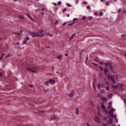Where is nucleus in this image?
Segmentation results:
<instances>
[{"label": "nucleus", "mask_w": 126, "mask_h": 126, "mask_svg": "<svg viewBox=\"0 0 126 126\" xmlns=\"http://www.w3.org/2000/svg\"><path fill=\"white\" fill-rule=\"evenodd\" d=\"M55 80L53 79H50L48 80L45 81L44 83V84L46 86H49V84L51 85L54 84L55 83Z\"/></svg>", "instance_id": "nucleus-1"}, {"label": "nucleus", "mask_w": 126, "mask_h": 126, "mask_svg": "<svg viewBox=\"0 0 126 126\" xmlns=\"http://www.w3.org/2000/svg\"><path fill=\"white\" fill-rule=\"evenodd\" d=\"M43 32V31H42L40 32L37 33H32V36L33 37L37 36L41 38L45 35L44 34L42 33Z\"/></svg>", "instance_id": "nucleus-2"}, {"label": "nucleus", "mask_w": 126, "mask_h": 126, "mask_svg": "<svg viewBox=\"0 0 126 126\" xmlns=\"http://www.w3.org/2000/svg\"><path fill=\"white\" fill-rule=\"evenodd\" d=\"M108 77L109 79L114 84L115 83L116 81L114 78H113L112 76H110L109 74L108 76Z\"/></svg>", "instance_id": "nucleus-3"}, {"label": "nucleus", "mask_w": 126, "mask_h": 126, "mask_svg": "<svg viewBox=\"0 0 126 126\" xmlns=\"http://www.w3.org/2000/svg\"><path fill=\"white\" fill-rule=\"evenodd\" d=\"M94 120L96 122L99 123L100 122V119L97 116L95 115L94 117Z\"/></svg>", "instance_id": "nucleus-4"}, {"label": "nucleus", "mask_w": 126, "mask_h": 126, "mask_svg": "<svg viewBox=\"0 0 126 126\" xmlns=\"http://www.w3.org/2000/svg\"><path fill=\"white\" fill-rule=\"evenodd\" d=\"M114 110V109L112 108L108 112V114L110 116H112L113 113V111Z\"/></svg>", "instance_id": "nucleus-5"}, {"label": "nucleus", "mask_w": 126, "mask_h": 126, "mask_svg": "<svg viewBox=\"0 0 126 126\" xmlns=\"http://www.w3.org/2000/svg\"><path fill=\"white\" fill-rule=\"evenodd\" d=\"M30 39V38L29 37H28L24 41H23V44H26L28 42V40Z\"/></svg>", "instance_id": "nucleus-6"}, {"label": "nucleus", "mask_w": 126, "mask_h": 126, "mask_svg": "<svg viewBox=\"0 0 126 126\" xmlns=\"http://www.w3.org/2000/svg\"><path fill=\"white\" fill-rule=\"evenodd\" d=\"M63 56L62 55L59 56L58 57L57 59L60 61H61L62 60Z\"/></svg>", "instance_id": "nucleus-7"}, {"label": "nucleus", "mask_w": 126, "mask_h": 126, "mask_svg": "<svg viewBox=\"0 0 126 126\" xmlns=\"http://www.w3.org/2000/svg\"><path fill=\"white\" fill-rule=\"evenodd\" d=\"M97 108L98 109V115L99 116L101 117V115L100 114V110L99 109V108L98 107H97Z\"/></svg>", "instance_id": "nucleus-8"}, {"label": "nucleus", "mask_w": 126, "mask_h": 126, "mask_svg": "<svg viewBox=\"0 0 126 126\" xmlns=\"http://www.w3.org/2000/svg\"><path fill=\"white\" fill-rule=\"evenodd\" d=\"M79 109L78 108H77L76 109V114L77 115H79Z\"/></svg>", "instance_id": "nucleus-9"}, {"label": "nucleus", "mask_w": 126, "mask_h": 126, "mask_svg": "<svg viewBox=\"0 0 126 126\" xmlns=\"http://www.w3.org/2000/svg\"><path fill=\"white\" fill-rule=\"evenodd\" d=\"M113 94L111 93H110L108 95V97L109 99L111 98L113 96Z\"/></svg>", "instance_id": "nucleus-10"}, {"label": "nucleus", "mask_w": 126, "mask_h": 126, "mask_svg": "<svg viewBox=\"0 0 126 126\" xmlns=\"http://www.w3.org/2000/svg\"><path fill=\"white\" fill-rule=\"evenodd\" d=\"M19 17L21 19H24L25 18V17L23 15H19Z\"/></svg>", "instance_id": "nucleus-11"}, {"label": "nucleus", "mask_w": 126, "mask_h": 126, "mask_svg": "<svg viewBox=\"0 0 126 126\" xmlns=\"http://www.w3.org/2000/svg\"><path fill=\"white\" fill-rule=\"evenodd\" d=\"M104 71L105 73H107L108 71V68L106 67H104Z\"/></svg>", "instance_id": "nucleus-12"}, {"label": "nucleus", "mask_w": 126, "mask_h": 126, "mask_svg": "<svg viewBox=\"0 0 126 126\" xmlns=\"http://www.w3.org/2000/svg\"><path fill=\"white\" fill-rule=\"evenodd\" d=\"M112 88L114 89H116L118 87V86H115L114 85H112Z\"/></svg>", "instance_id": "nucleus-13"}, {"label": "nucleus", "mask_w": 126, "mask_h": 126, "mask_svg": "<svg viewBox=\"0 0 126 126\" xmlns=\"http://www.w3.org/2000/svg\"><path fill=\"white\" fill-rule=\"evenodd\" d=\"M74 95V92L73 91L72 92L71 94L69 95V96L70 97H73Z\"/></svg>", "instance_id": "nucleus-14"}, {"label": "nucleus", "mask_w": 126, "mask_h": 126, "mask_svg": "<svg viewBox=\"0 0 126 126\" xmlns=\"http://www.w3.org/2000/svg\"><path fill=\"white\" fill-rule=\"evenodd\" d=\"M100 92L101 94H104L105 92V91L103 90H100Z\"/></svg>", "instance_id": "nucleus-15"}, {"label": "nucleus", "mask_w": 126, "mask_h": 126, "mask_svg": "<svg viewBox=\"0 0 126 126\" xmlns=\"http://www.w3.org/2000/svg\"><path fill=\"white\" fill-rule=\"evenodd\" d=\"M26 15L27 17H28L29 18L31 19H32V17L29 14H26Z\"/></svg>", "instance_id": "nucleus-16"}, {"label": "nucleus", "mask_w": 126, "mask_h": 126, "mask_svg": "<svg viewBox=\"0 0 126 126\" xmlns=\"http://www.w3.org/2000/svg\"><path fill=\"white\" fill-rule=\"evenodd\" d=\"M120 90L121 91H123L124 90L122 86L120 87Z\"/></svg>", "instance_id": "nucleus-17"}, {"label": "nucleus", "mask_w": 126, "mask_h": 126, "mask_svg": "<svg viewBox=\"0 0 126 126\" xmlns=\"http://www.w3.org/2000/svg\"><path fill=\"white\" fill-rule=\"evenodd\" d=\"M112 121H110V120L108 122V123L109 124H112Z\"/></svg>", "instance_id": "nucleus-18"}, {"label": "nucleus", "mask_w": 126, "mask_h": 126, "mask_svg": "<svg viewBox=\"0 0 126 126\" xmlns=\"http://www.w3.org/2000/svg\"><path fill=\"white\" fill-rule=\"evenodd\" d=\"M101 107L102 108L104 109V110H106L105 109V106L104 105H103L101 106Z\"/></svg>", "instance_id": "nucleus-19"}, {"label": "nucleus", "mask_w": 126, "mask_h": 126, "mask_svg": "<svg viewBox=\"0 0 126 126\" xmlns=\"http://www.w3.org/2000/svg\"><path fill=\"white\" fill-rule=\"evenodd\" d=\"M110 69L111 70H113V67L111 65H110Z\"/></svg>", "instance_id": "nucleus-20"}, {"label": "nucleus", "mask_w": 126, "mask_h": 126, "mask_svg": "<svg viewBox=\"0 0 126 126\" xmlns=\"http://www.w3.org/2000/svg\"><path fill=\"white\" fill-rule=\"evenodd\" d=\"M105 3L106 5L107 6H109L110 5V3L108 1H107Z\"/></svg>", "instance_id": "nucleus-21"}, {"label": "nucleus", "mask_w": 126, "mask_h": 126, "mask_svg": "<svg viewBox=\"0 0 126 126\" xmlns=\"http://www.w3.org/2000/svg\"><path fill=\"white\" fill-rule=\"evenodd\" d=\"M110 89V87L109 86H107L106 88V90H109Z\"/></svg>", "instance_id": "nucleus-22"}, {"label": "nucleus", "mask_w": 126, "mask_h": 126, "mask_svg": "<svg viewBox=\"0 0 126 126\" xmlns=\"http://www.w3.org/2000/svg\"><path fill=\"white\" fill-rule=\"evenodd\" d=\"M47 35L48 36H50L51 37H53V35L52 34H50L49 33H47Z\"/></svg>", "instance_id": "nucleus-23"}, {"label": "nucleus", "mask_w": 126, "mask_h": 126, "mask_svg": "<svg viewBox=\"0 0 126 126\" xmlns=\"http://www.w3.org/2000/svg\"><path fill=\"white\" fill-rule=\"evenodd\" d=\"M99 67L102 71H103V69L101 66H99Z\"/></svg>", "instance_id": "nucleus-24"}, {"label": "nucleus", "mask_w": 126, "mask_h": 126, "mask_svg": "<svg viewBox=\"0 0 126 126\" xmlns=\"http://www.w3.org/2000/svg\"><path fill=\"white\" fill-rule=\"evenodd\" d=\"M12 56V54H8L7 55V56L6 58L8 57H10L11 56Z\"/></svg>", "instance_id": "nucleus-25"}, {"label": "nucleus", "mask_w": 126, "mask_h": 126, "mask_svg": "<svg viewBox=\"0 0 126 126\" xmlns=\"http://www.w3.org/2000/svg\"><path fill=\"white\" fill-rule=\"evenodd\" d=\"M67 8H64L62 11L63 12H64L66 11Z\"/></svg>", "instance_id": "nucleus-26"}, {"label": "nucleus", "mask_w": 126, "mask_h": 126, "mask_svg": "<svg viewBox=\"0 0 126 126\" xmlns=\"http://www.w3.org/2000/svg\"><path fill=\"white\" fill-rule=\"evenodd\" d=\"M57 118V117H53L51 119V120H55Z\"/></svg>", "instance_id": "nucleus-27"}, {"label": "nucleus", "mask_w": 126, "mask_h": 126, "mask_svg": "<svg viewBox=\"0 0 126 126\" xmlns=\"http://www.w3.org/2000/svg\"><path fill=\"white\" fill-rule=\"evenodd\" d=\"M95 60L97 62H98L99 61V60L98 58H96L95 59Z\"/></svg>", "instance_id": "nucleus-28"}, {"label": "nucleus", "mask_w": 126, "mask_h": 126, "mask_svg": "<svg viewBox=\"0 0 126 126\" xmlns=\"http://www.w3.org/2000/svg\"><path fill=\"white\" fill-rule=\"evenodd\" d=\"M66 5L68 7H71V5L68 3H67Z\"/></svg>", "instance_id": "nucleus-29"}, {"label": "nucleus", "mask_w": 126, "mask_h": 126, "mask_svg": "<svg viewBox=\"0 0 126 126\" xmlns=\"http://www.w3.org/2000/svg\"><path fill=\"white\" fill-rule=\"evenodd\" d=\"M92 64H94V65L96 67H97L98 66V65L97 64H96L94 63H92Z\"/></svg>", "instance_id": "nucleus-30"}, {"label": "nucleus", "mask_w": 126, "mask_h": 126, "mask_svg": "<svg viewBox=\"0 0 126 126\" xmlns=\"http://www.w3.org/2000/svg\"><path fill=\"white\" fill-rule=\"evenodd\" d=\"M101 84H99L98 85V88H99V89H100L101 88Z\"/></svg>", "instance_id": "nucleus-31"}, {"label": "nucleus", "mask_w": 126, "mask_h": 126, "mask_svg": "<svg viewBox=\"0 0 126 126\" xmlns=\"http://www.w3.org/2000/svg\"><path fill=\"white\" fill-rule=\"evenodd\" d=\"M103 100L105 101H106L107 100V98L106 97H104L103 98Z\"/></svg>", "instance_id": "nucleus-32"}, {"label": "nucleus", "mask_w": 126, "mask_h": 126, "mask_svg": "<svg viewBox=\"0 0 126 126\" xmlns=\"http://www.w3.org/2000/svg\"><path fill=\"white\" fill-rule=\"evenodd\" d=\"M108 117L109 118L110 120V121H112V119L111 118H110V116H108Z\"/></svg>", "instance_id": "nucleus-33"}, {"label": "nucleus", "mask_w": 126, "mask_h": 126, "mask_svg": "<svg viewBox=\"0 0 126 126\" xmlns=\"http://www.w3.org/2000/svg\"><path fill=\"white\" fill-rule=\"evenodd\" d=\"M87 8L88 9H90L91 8L90 6V5H88L87 7Z\"/></svg>", "instance_id": "nucleus-34"}, {"label": "nucleus", "mask_w": 126, "mask_h": 126, "mask_svg": "<svg viewBox=\"0 0 126 126\" xmlns=\"http://www.w3.org/2000/svg\"><path fill=\"white\" fill-rule=\"evenodd\" d=\"M61 4H62V2L61 1H59L58 3V4L59 5H60Z\"/></svg>", "instance_id": "nucleus-35"}, {"label": "nucleus", "mask_w": 126, "mask_h": 126, "mask_svg": "<svg viewBox=\"0 0 126 126\" xmlns=\"http://www.w3.org/2000/svg\"><path fill=\"white\" fill-rule=\"evenodd\" d=\"M103 14V13L102 12H100V16H102Z\"/></svg>", "instance_id": "nucleus-36"}, {"label": "nucleus", "mask_w": 126, "mask_h": 126, "mask_svg": "<svg viewBox=\"0 0 126 126\" xmlns=\"http://www.w3.org/2000/svg\"><path fill=\"white\" fill-rule=\"evenodd\" d=\"M32 72L36 73L37 72V71L32 70Z\"/></svg>", "instance_id": "nucleus-37"}, {"label": "nucleus", "mask_w": 126, "mask_h": 126, "mask_svg": "<svg viewBox=\"0 0 126 126\" xmlns=\"http://www.w3.org/2000/svg\"><path fill=\"white\" fill-rule=\"evenodd\" d=\"M28 70L30 71H32V69L31 68H28Z\"/></svg>", "instance_id": "nucleus-38"}, {"label": "nucleus", "mask_w": 126, "mask_h": 126, "mask_svg": "<svg viewBox=\"0 0 126 126\" xmlns=\"http://www.w3.org/2000/svg\"><path fill=\"white\" fill-rule=\"evenodd\" d=\"M124 102L125 104H126V98H125L124 99Z\"/></svg>", "instance_id": "nucleus-39"}, {"label": "nucleus", "mask_w": 126, "mask_h": 126, "mask_svg": "<svg viewBox=\"0 0 126 126\" xmlns=\"http://www.w3.org/2000/svg\"><path fill=\"white\" fill-rule=\"evenodd\" d=\"M75 35V34H74L72 36V37H71V39H70V40H71L74 37V36Z\"/></svg>", "instance_id": "nucleus-40"}, {"label": "nucleus", "mask_w": 126, "mask_h": 126, "mask_svg": "<svg viewBox=\"0 0 126 126\" xmlns=\"http://www.w3.org/2000/svg\"><path fill=\"white\" fill-rule=\"evenodd\" d=\"M112 104V102H111L110 101V102L109 103L108 105H111Z\"/></svg>", "instance_id": "nucleus-41"}, {"label": "nucleus", "mask_w": 126, "mask_h": 126, "mask_svg": "<svg viewBox=\"0 0 126 126\" xmlns=\"http://www.w3.org/2000/svg\"><path fill=\"white\" fill-rule=\"evenodd\" d=\"M86 17L85 16H84L83 17V18H82V20H84L86 19Z\"/></svg>", "instance_id": "nucleus-42"}, {"label": "nucleus", "mask_w": 126, "mask_h": 126, "mask_svg": "<svg viewBox=\"0 0 126 126\" xmlns=\"http://www.w3.org/2000/svg\"><path fill=\"white\" fill-rule=\"evenodd\" d=\"M115 120L116 123H117L118 122V119L117 118H115Z\"/></svg>", "instance_id": "nucleus-43"}, {"label": "nucleus", "mask_w": 126, "mask_h": 126, "mask_svg": "<svg viewBox=\"0 0 126 126\" xmlns=\"http://www.w3.org/2000/svg\"><path fill=\"white\" fill-rule=\"evenodd\" d=\"M121 9H119L118 10V13H119L120 12H121Z\"/></svg>", "instance_id": "nucleus-44"}, {"label": "nucleus", "mask_w": 126, "mask_h": 126, "mask_svg": "<svg viewBox=\"0 0 126 126\" xmlns=\"http://www.w3.org/2000/svg\"><path fill=\"white\" fill-rule=\"evenodd\" d=\"M74 24V23H72L71 24H70L69 25V26H72V25H73Z\"/></svg>", "instance_id": "nucleus-45"}, {"label": "nucleus", "mask_w": 126, "mask_h": 126, "mask_svg": "<svg viewBox=\"0 0 126 126\" xmlns=\"http://www.w3.org/2000/svg\"><path fill=\"white\" fill-rule=\"evenodd\" d=\"M94 90L95 91H96V88H95V85L94 84Z\"/></svg>", "instance_id": "nucleus-46"}, {"label": "nucleus", "mask_w": 126, "mask_h": 126, "mask_svg": "<svg viewBox=\"0 0 126 126\" xmlns=\"http://www.w3.org/2000/svg\"><path fill=\"white\" fill-rule=\"evenodd\" d=\"M66 24V22H64L63 24V26H64Z\"/></svg>", "instance_id": "nucleus-47"}, {"label": "nucleus", "mask_w": 126, "mask_h": 126, "mask_svg": "<svg viewBox=\"0 0 126 126\" xmlns=\"http://www.w3.org/2000/svg\"><path fill=\"white\" fill-rule=\"evenodd\" d=\"M77 20V18H74V19L73 20V21H75L76 20Z\"/></svg>", "instance_id": "nucleus-48"}, {"label": "nucleus", "mask_w": 126, "mask_h": 126, "mask_svg": "<svg viewBox=\"0 0 126 126\" xmlns=\"http://www.w3.org/2000/svg\"><path fill=\"white\" fill-rule=\"evenodd\" d=\"M95 14L96 16H97L98 15V14L97 13L95 12Z\"/></svg>", "instance_id": "nucleus-49"}, {"label": "nucleus", "mask_w": 126, "mask_h": 126, "mask_svg": "<svg viewBox=\"0 0 126 126\" xmlns=\"http://www.w3.org/2000/svg\"><path fill=\"white\" fill-rule=\"evenodd\" d=\"M87 126H90V125L89 123H88L87 124Z\"/></svg>", "instance_id": "nucleus-50"}, {"label": "nucleus", "mask_w": 126, "mask_h": 126, "mask_svg": "<svg viewBox=\"0 0 126 126\" xmlns=\"http://www.w3.org/2000/svg\"><path fill=\"white\" fill-rule=\"evenodd\" d=\"M83 3L84 4H87V2L86 1H85L83 2Z\"/></svg>", "instance_id": "nucleus-51"}, {"label": "nucleus", "mask_w": 126, "mask_h": 126, "mask_svg": "<svg viewBox=\"0 0 126 126\" xmlns=\"http://www.w3.org/2000/svg\"><path fill=\"white\" fill-rule=\"evenodd\" d=\"M99 63L101 64H103V62H101V61H100L99 62Z\"/></svg>", "instance_id": "nucleus-52"}, {"label": "nucleus", "mask_w": 126, "mask_h": 126, "mask_svg": "<svg viewBox=\"0 0 126 126\" xmlns=\"http://www.w3.org/2000/svg\"><path fill=\"white\" fill-rule=\"evenodd\" d=\"M116 78L117 80H118V77L117 76H116Z\"/></svg>", "instance_id": "nucleus-53"}, {"label": "nucleus", "mask_w": 126, "mask_h": 126, "mask_svg": "<svg viewBox=\"0 0 126 126\" xmlns=\"http://www.w3.org/2000/svg\"><path fill=\"white\" fill-rule=\"evenodd\" d=\"M104 125L105 126H108L107 124H104Z\"/></svg>", "instance_id": "nucleus-54"}, {"label": "nucleus", "mask_w": 126, "mask_h": 126, "mask_svg": "<svg viewBox=\"0 0 126 126\" xmlns=\"http://www.w3.org/2000/svg\"><path fill=\"white\" fill-rule=\"evenodd\" d=\"M53 4L55 6H56L57 5V4L56 3H53Z\"/></svg>", "instance_id": "nucleus-55"}, {"label": "nucleus", "mask_w": 126, "mask_h": 126, "mask_svg": "<svg viewBox=\"0 0 126 126\" xmlns=\"http://www.w3.org/2000/svg\"><path fill=\"white\" fill-rule=\"evenodd\" d=\"M58 21H56V25L57 24H58Z\"/></svg>", "instance_id": "nucleus-56"}, {"label": "nucleus", "mask_w": 126, "mask_h": 126, "mask_svg": "<svg viewBox=\"0 0 126 126\" xmlns=\"http://www.w3.org/2000/svg\"><path fill=\"white\" fill-rule=\"evenodd\" d=\"M2 74L1 73H0V77L1 76H2Z\"/></svg>", "instance_id": "nucleus-57"}, {"label": "nucleus", "mask_w": 126, "mask_h": 126, "mask_svg": "<svg viewBox=\"0 0 126 126\" xmlns=\"http://www.w3.org/2000/svg\"><path fill=\"white\" fill-rule=\"evenodd\" d=\"M2 56H1L0 57V60H1L2 59Z\"/></svg>", "instance_id": "nucleus-58"}, {"label": "nucleus", "mask_w": 126, "mask_h": 126, "mask_svg": "<svg viewBox=\"0 0 126 126\" xmlns=\"http://www.w3.org/2000/svg\"><path fill=\"white\" fill-rule=\"evenodd\" d=\"M111 108V106H109L108 107V108L109 109H110V108Z\"/></svg>", "instance_id": "nucleus-59"}, {"label": "nucleus", "mask_w": 126, "mask_h": 126, "mask_svg": "<svg viewBox=\"0 0 126 126\" xmlns=\"http://www.w3.org/2000/svg\"><path fill=\"white\" fill-rule=\"evenodd\" d=\"M67 16L68 17H69V14H68L67 15Z\"/></svg>", "instance_id": "nucleus-60"}, {"label": "nucleus", "mask_w": 126, "mask_h": 126, "mask_svg": "<svg viewBox=\"0 0 126 126\" xmlns=\"http://www.w3.org/2000/svg\"><path fill=\"white\" fill-rule=\"evenodd\" d=\"M65 55L66 56H68V55L67 54H65Z\"/></svg>", "instance_id": "nucleus-61"}, {"label": "nucleus", "mask_w": 126, "mask_h": 126, "mask_svg": "<svg viewBox=\"0 0 126 126\" xmlns=\"http://www.w3.org/2000/svg\"><path fill=\"white\" fill-rule=\"evenodd\" d=\"M114 117H115V118H116V115H114Z\"/></svg>", "instance_id": "nucleus-62"}, {"label": "nucleus", "mask_w": 126, "mask_h": 126, "mask_svg": "<svg viewBox=\"0 0 126 126\" xmlns=\"http://www.w3.org/2000/svg\"><path fill=\"white\" fill-rule=\"evenodd\" d=\"M4 55V53H3L2 54V56H2H2Z\"/></svg>", "instance_id": "nucleus-63"}, {"label": "nucleus", "mask_w": 126, "mask_h": 126, "mask_svg": "<svg viewBox=\"0 0 126 126\" xmlns=\"http://www.w3.org/2000/svg\"><path fill=\"white\" fill-rule=\"evenodd\" d=\"M18 35H20V33H17Z\"/></svg>", "instance_id": "nucleus-64"}]
</instances>
